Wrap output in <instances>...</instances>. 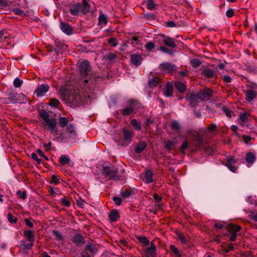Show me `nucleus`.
Returning a JSON list of instances; mask_svg holds the SVG:
<instances>
[{
  "label": "nucleus",
  "instance_id": "ea45409f",
  "mask_svg": "<svg viewBox=\"0 0 257 257\" xmlns=\"http://www.w3.org/2000/svg\"><path fill=\"white\" fill-rule=\"evenodd\" d=\"M70 159L65 155H62L60 158V163L61 165H64L69 163Z\"/></svg>",
  "mask_w": 257,
  "mask_h": 257
},
{
  "label": "nucleus",
  "instance_id": "ddd939ff",
  "mask_svg": "<svg viewBox=\"0 0 257 257\" xmlns=\"http://www.w3.org/2000/svg\"><path fill=\"white\" fill-rule=\"evenodd\" d=\"M49 88V85L42 84L38 86V88L35 91V93L38 97L42 96L44 95V93L48 91Z\"/></svg>",
  "mask_w": 257,
  "mask_h": 257
},
{
  "label": "nucleus",
  "instance_id": "7c9ffc66",
  "mask_svg": "<svg viewBox=\"0 0 257 257\" xmlns=\"http://www.w3.org/2000/svg\"><path fill=\"white\" fill-rule=\"evenodd\" d=\"M246 161L249 164H253L255 160V156L252 153H247L245 155Z\"/></svg>",
  "mask_w": 257,
  "mask_h": 257
},
{
  "label": "nucleus",
  "instance_id": "3c124183",
  "mask_svg": "<svg viewBox=\"0 0 257 257\" xmlns=\"http://www.w3.org/2000/svg\"><path fill=\"white\" fill-rule=\"evenodd\" d=\"M147 7L150 10H153L155 9V4L153 0H148L147 3Z\"/></svg>",
  "mask_w": 257,
  "mask_h": 257
},
{
  "label": "nucleus",
  "instance_id": "338daca9",
  "mask_svg": "<svg viewBox=\"0 0 257 257\" xmlns=\"http://www.w3.org/2000/svg\"><path fill=\"white\" fill-rule=\"evenodd\" d=\"M21 245H23L24 248L26 249H30L34 245V242H30V243H26L25 242H23L21 243Z\"/></svg>",
  "mask_w": 257,
  "mask_h": 257
},
{
  "label": "nucleus",
  "instance_id": "e2e57ef3",
  "mask_svg": "<svg viewBox=\"0 0 257 257\" xmlns=\"http://www.w3.org/2000/svg\"><path fill=\"white\" fill-rule=\"evenodd\" d=\"M60 182L59 179L57 178V177L55 175H53L52 176V180L50 182L51 183L54 184L55 185L58 184Z\"/></svg>",
  "mask_w": 257,
  "mask_h": 257
},
{
  "label": "nucleus",
  "instance_id": "4d7b16f0",
  "mask_svg": "<svg viewBox=\"0 0 257 257\" xmlns=\"http://www.w3.org/2000/svg\"><path fill=\"white\" fill-rule=\"evenodd\" d=\"M178 238L180 240V241L182 243L186 244L187 242V240L186 238L184 236V235L183 234L179 233L178 235Z\"/></svg>",
  "mask_w": 257,
  "mask_h": 257
},
{
  "label": "nucleus",
  "instance_id": "393cba45",
  "mask_svg": "<svg viewBox=\"0 0 257 257\" xmlns=\"http://www.w3.org/2000/svg\"><path fill=\"white\" fill-rule=\"evenodd\" d=\"M147 147V144L145 142H140L136 145L135 151L136 153L139 154L144 150Z\"/></svg>",
  "mask_w": 257,
  "mask_h": 257
},
{
  "label": "nucleus",
  "instance_id": "b1692460",
  "mask_svg": "<svg viewBox=\"0 0 257 257\" xmlns=\"http://www.w3.org/2000/svg\"><path fill=\"white\" fill-rule=\"evenodd\" d=\"M173 92V85L170 82H168L166 83V89H165L164 94L166 97H170L172 95Z\"/></svg>",
  "mask_w": 257,
  "mask_h": 257
},
{
  "label": "nucleus",
  "instance_id": "4c0bfd02",
  "mask_svg": "<svg viewBox=\"0 0 257 257\" xmlns=\"http://www.w3.org/2000/svg\"><path fill=\"white\" fill-rule=\"evenodd\" d=\"M160 50L163 52L168 53L172 56L174 55L175 51L172 49L167 48L165 46H161L160 47Z\"/></svg>",
  "mask_w": 257,
  "mask_h": 257
},
{
  "label": "nucleus",
  "instance_id": "a878e982",
  "mask_svg": "<svg viewBox=\"0 0 257 257\" xmlns=\"http://www.w3.org/2000/svg\"><path fill=\"white\" fill-rule=\"evenodd\" d=\"M174 85L175 88L181 93L185 92L186 89V87L185 84L180 81H175Z\"/></svg>",
  "mask_w": 257,
  "mask_h": 257
},
{
  "label": "nucleus",
  "instance_id": "a18cd8bd",
  "mask_svg": "<svg viewBox=\"0 0 257 257\" xmlns=\"http://www.w3.org/2000/svg\"><path fill=\"white\" fill-rule=\"evenodd\" d=\"M154 122V120L151 119L150 118H147L144 122V127L147 130L149 129L150 125Z\"/></svg>",
  "mask_w": 257,
  "mask_h": 257
},
{
  "label": "nucleus",
  "instance_id": "c756f323",
  "mask_svg": "<svg viewBox=\"0 0 257 257\" xmlns=\"http://www.w3.org/2000/svg\"><path fill=\"white\" fill-rule=\"evenodd\" d=\"M153 171H152L150 170H148L145 172V178L146 180V182L148 183H150L153 182Z\"/></svg>",
  "mask_w": 257,
  "mask_h": 257
},
{
  "label": "nucleus",
  "instance_id": "473e14b6",
  "mask_svg": "<svg viewBox=\"0 0 257 257\" xmlns=\"http://www.w3.org/2000/svg\"><path fill=\"white\" fill-rule=\"evenodd\" d=\"M98 21L100 24L105 25L107 23L108 17L106 15L101 12L98 17Z\"/></svg>",
  "mask_w": 257,
  "mask_h": 257
},
{
  "label": "nucleus",
  "instance_id": "9d476101",
  "mask_svg": "<svg viewBox=\"0 0 257 257\" xmlns=\"http://www.w3.org/2000/svg\"><path fill=\"white\" fill-rule=\"evenodd\" d=\"M226 166L233 173H235L238 169L236 165V160L233 156H230L227 159Z\"/></svg>",
  "mask_w": 257,
  "mask_h": 257
},
{
  "label": "nucleus",
  "instance_id": "dca6fc26",
  "mask_svg": "<svg viewBox=\"0 0 257 257\" xmlns=\"http://www.w3.org/2000/svg\"><path fill=\"white\" fill-rule=\"evenodd\" d=\"M118 52L109 53L103 56V59L106 61L113 62L118 59Z\"/></svg>",
  "mask_w": 257,
  "mask_h": 257
},
{
  "label": "nucleus",
  "instance_id": "603ef678",
  "mask_svg": "<svg viewBox=\"0 0 257 257\" xmlns=\"http://www.w3.org/2000/svg\"><path fill=\"white\" fill-rule=\"evenodd\" d=\"M188 142L187 141L184 142L180 147V152L181 153L185 154V150L188 148Z\"/></svg>",
  "mask_w": 257,
  "mask_h": 257
},
{
  "label": "nucleus",
  "instance_id": "de8ad7c7",
  "mask_svg": "<svg viewBox=\"0 0 257 257\" xmlns=\"http://www.w3.org/2000/svg\"><path fill=\"white\" fill-rule=\"evenodd\" d=\"M60 104V101L55 98H51L50 100L49 104L51 106L57 107Z\"/></svg>",
  "mask_w": 257,
  "mask_h": 257
},
{
  "label": "nucleus",
  "instance_id": "8fccbe9b",
  "mask_svg": "<svg viewBox=\"0 0 257 257\" xmlns=\"http://www.w3.org/2000/svg\"><path fill=\"white\" fill-rule=\"evenodd\" d=\"M13 12L15 13L16 15L19 16H25L26 14L25 12L19 8H15L13 10Z\"/></svg>",
  "mask_w": 257,
  "mask_h": 257
},
{
  "label": "nucleus",
  "instance_id": "bf43d9fd",
  "mask_svg": "<svg viewBox=\"0 0 257 257\" xmlns=\"http://www.w3.org/2000/svg\"><path fill=\"white\" fill-rule=\"evenodd\" d=\"M234 12L233 9H229L226 11V16L228 18H231L234 16Z\"/></svg>",
  "mask_w": 257,
  "mask_h": 257
},
{
  "label": "nucleus",
  "instance_id": "7ed1b4c3",
  "mask_svg": "<svg viewBox=\"0 0 257 257\" xmlns=\"http://www.w3.org/2000/svg\"><path fill=\"white\" fill-rule=\"evenodd\" d=\"M101 174L109 180L118 181L121 176L118 173V169L114 166L103 167Z\"/></svg>",
  "mask_w": 257,
  "mask_h": 257
},
{
  "label": "nucleus",
  "instance_id": "c9c22d12",
  "mask_svg": "<svg viewBox=\"0 0 257 257\" xmlns=\"http://www.w3.org/2000/svg\"><path fill=\"white\" fill-rule=\"evenodd\" d=\"M68 123V119L65 117H60L59 118V124L60 126L63 128L67 125Z\"/></svg>",
  "mask_w": 257,
  "mask_h": 257
},
{
  "label": "nucleus",
  "instance_id": "20e7f679",
  "mask_svg": "<svg viewBox=\"0 0 257 257\" xmlns=\"http://www.w3.org/2000/svg\"><path fill=\"white\" fill-rule=\"evenodd\" d=\"M226 229L228 232L227 235L229 236V240L234 241L237 237V232L241 229V227L237 224L229 223L226 226Z\"/></svg>",
  "mask_w": 257,
  "mask_h": 257
},
{
  "label": "nucleus",
  "instance_id": "9b49d317",
  "mask_svg": "<svg viewBox=\"0 0 257 257\" xmlns=\"http://www.w3.org/2000/svg\"><path fill=\"white\" fill-rule=\"evenodd\" d=\"M122 134L124 144L125 145H128L132 141L133 137V131H131L126 128H123Z\"/></svg>",
  "mask_w": 257,
  "mask_h": 257
},
{
  "label": "nucleus",
  "instance_id": "423d86ee",
  "mask_svg": "<svg viewBox=\"0 0 257 257\" xmlns=\"http://www.w3.org/2000/svg\"><path fill=\"white\" fill-rule=\"evenodd\" d=\"M39 116L44 120L46 124L49 127L54 126L57 124V120L55 118H50L49 113L44 109L39 112Z\"/></svg>",
  "mask_w": 257,
  "mask_h": 257
},
{
  "label": "nucleus",
  "instance_id": "2eb2a0df",
  "mask_svg": "<svg viewBox=\"0 0 257 257\" xmlns=\"http://www.w3.org/2000/svg\"><path fill=\"white\" fill-rule=\"evenodd\" d=\"M205 143V141L203 140L202 137L200 135H198L195 137L194 141V145L196 150L200 149L202 148Z\"/></svg>",
  "mask_w": 257,
  "mask_h": 257
},
{
  "label": "nucleus",
  "instance_id": "774afa93",
  "mask_svg": "<svg viewBox=\"0 0 257 257\" xmlns=\"http://www.w3.org/2000/svg\"><path fill=\"white\" fill-rule=\"evenodd\" d=\"M242 138L245 144L248 143L251 140V137L249 136L243 135Z\"/></svg>",
  "mask_w": 257,
  "mask_h": 257
},
{
  "label": "nucleus",
  "instance_id": "39448f33",
  "mask_svg": "<svg viewBox=\"0 0 257 257\" xmlns=\"http://www.w3.org/2000/svg\"><path fill=\"white\" fill-rule=\"evenodd\" d=\"M185 99L191 107H196L201 101L198 93L192 91L187 93Z\"/></svg>",
  "mask_w": 257,
  "mask_h": 257
},
{
  "label": "nucleus",
  "instance_id": "49530a36",
  "mask_svg": "<svg viewBox=\"0 0 257 257\" xmlns=\"http://www.w3.org/2000/svg\"><path fill=\"white\" fill-rule=\"evenodd\" d=\"M8 219L11 223L16 224L17 222L18 218L13 216L11 213L8 214Z\"/></svg>",
  "mask_w": 257,
  "mask_h": 257
},
{
  "label": "nucleus",
  "instance_id": "72a5a7b5",
  "mask_svg": "<svg viewBox=\"0 0 257 257\" xmlns=\"http://www.w3.org/2000/svg\"><path fill=\"white\" fill-rule=\"evenodd\" d=\"M202 73L207 77L208 78H212L214 75V71L211 69V68H207L204 69Z\"/></svg>",
  "mask_w": 257,
  "mask_h": 257
},
{
  "label": "nucleus",
  "instance_id": "4468645a",
  "mask_svg": "<svg viewBox=\"0 0 257 257\" xmlns=\"http://www.w3.org/2000/svg\"><path fill=\"white\" fill-rule=\"evenodd\" d=\"M21 96H23L21 94L15 91H11L9 93L8 98L12 103H16L19 102Z\"/></svg>",
  "mask_w": 257,
  "mask_h": 257
},
{
  "label": "nucleus",
  "instance_id": "c85d7f7f",
  "mask_svg": "<svg viewBox=\"0 0 257 257\" xmlns=\"http://www.w3.org/2000/svg\"><path fill=\"white\" fill-rule=\"evenodd\" d=\"M250 113L247 112L241 113L239 115V119L241 124H244L248 121Z\"/></svg>",
  "mask_w": 257,
  "mask_h": 257
},
{
  "label": "nucleus",
  "instance_id": "0eeeda50",
  "mask_svg": "<svg viewBox=\"0 0 257 257\" xmlns=\"http://www.w3.org/2000/svg\"><path fill=\"white\" fill-rule=\"evenodd\" d=\"M201 101L208 100L211 97L213 92L212 90L209 88H205L201 89L197 93Z\"/></svg>",
  "mask_w": 257,
  "mask_h": 257
},
{
  "label": "nucleus",
  "instance_id": "5701e85b",
  "mask_svg": "<svg viewBox=\"0 0 257 257\" xmlns=\"http://www.w3.org/2000/svg\"><path fill=\"white\" fill-rule=\"evenodd\" d=\"M163 42H164L165 45L169 47L172 48H175L176 47L175 40L174 39H172L170 37L164 36V39L163 40Z\"/></svg>",
  "mask_w": 257,
  "mask_h": 257
},
{
  "label": "nucleus",
  "instance_id": "6ab92c4d",
  "mask_svg": "<svg viewBox=\"0 0 257 257\" xmlns=\"http://www.w3.org/2000/svg\"><path fill=\"white\" fill-rule=\"evenodd\" d=\"M73 242L76 245H83L85 243L84 238L80 234H75L73 238Z\"/></svg>",
  "mask_w": 257,
  "mask_h": 257
},
{
  "label": "nucleus",
  "instance_id": "a211bd4d",
  "mask_svg": "<svg viewBox=\"0 0 257 257\" xmlns=\"http://www.w3.org/2000/svg\"><path fill=\"white\" fill-rule=\"evenodd\" d=\"M133 100H130L131 106L127 107L124 109L120 110V113L123 116H128L131 115L134 111L135 109L133 106Z\"/></svg>",
  "mask_w": 257,
  "mask_h": 257
},
{
  "label": "nucleus",
  "instance_id": "37998d69",
  "mask_svg": "<svg viewBox=\"0 0 257 257\" xmlns=\"http://www.w3.org/2000/svg\"><path fill=\"white\" fill-rule=\"evenodd\" d=\"M171 128L174 131L179 132L180 129V125L177 121H173L171 124Z\"/></svg>",
  "mask_w": 257,
  "mask_h": 257
},
{
  "label": "nucleus",
  "instance_id": "bb28decb",
  "mask_svg": "<svg viewBox=\"0 0 257 257\" xmlns=\"http://www.w3.org/2000/svg\"><path fill=\"white\" fill-rule=\"evenodd\" d=\"M245 96L246 100L247 101L250 102L255 98V92L254 90L251 89H247L246 91Z\"/></svg>",
  "mask_w": 257,
  "mask_h": 257
},
{
  "label": "nucleus",
  "instance_id": "4be33fe9",
  "mask_svg": "<svg viewBox=\"0 0 257 257\" xmlns=\"http://www.w3.org/2000/svg\"><path fill=\"white\" fill-rule=\"evenodd\" d=\"M23 233L25 237L28 239V240L30 242H34L35 240V235L32 230L29 229L25 230Z\"/></svg>",
  "mask_w": 257,
  "mask_h": 257
},
{
  "label": "nucleus",
  "instance_id": "a19ab883",
  "mask_svg": "<svg viewBox=\"0 0 257 257\" xmlns=\"http://www.w3.org/2000/svg\"><path fill=\"white\" fill-rule=\"evenodd\" d=\"M170 250L176 255L177 257H181L182 254L179 252L178 248L174 245H170Z\"/></svg>",
  "mask_w": 257,
  "mask_h": 257
},
{
  "label": "nucleus",
  "instance_id": "f8f14e48",
  "mask_svg": "<svg viewBox=\"0 0 257 257\" xmlns=\"http://www.w3.org/2000/svg\"><path fill=\"white\" fill-rule=\"evenodd\" d=\"M150 247L146 248L145 251V257H156L157 256L156 247L153 242H151Z\"/></svg>",
  "mask_w": 257,
  "mask_h": 257
},
{
  "label": "nucleus",
  "instance_id": "f257e3e1",
  "mask_svg": "<svg viewBox=\"0 0 257 257\" xmlns=\"http://www.w3.org/2000/svg\"><path fill=\"white\" fill-rule=\"evenodd\" d=\"M61 98L65 100L68 104L72 106H78L81 103H90L92 99L93 95L88 93L86 90L79 89L70 90L66 86H61L59 90Z\"/></svg>",
  "mask_w": 257,
  "mask_h": 257
},
{
  "label": "nucleus",
  "instance_id": "0e129e2a",
  "mask_svg": "<svg viewBox=\"0 0 257 257\" xmlns=\"http://www.w3.org/2000/svg\"><path fill=\"white\" fill-rule=\"evenodd\" d=\"M145 47L147 50L151 51L155 47V45L152 42H148L146 44Z\"/></svg>",
  "mask_w": 257,
  "mask_h": 257
},
{
  "label": "nucleus",
  "instance_id": "f3484780",
  "mask_svg": "<svg viewBox=\"0 0 257 257\" xmlns=\"http://www.w3.org/2000/svg\"><path fill=\"white\" fill-rule=\"evenodd\" d=\"M60 27L62 31L67 35H71L73 33V28L68 24L61 22Z\"/></svg>",
  "mask_w": 257,
  "mask_h": 257
},
{
  "label": "nucleus",
  "instance_id": "79ce46f5",
  "mask_svg": "<svg viewBox=\"0 0 257 257\" xmlns=\"http://www.w3.org/2000/svg\"><path fill=\"white\" fill-rule=\"evenodd\" d=\"M66 132L68 133H70L72 136L76 135L74 126L72 124H70L67 125L66 128Z\"/></svg>",
  "mask_w": 257,
  "mask_h": 257
},
{
  "label": "nucleus",
  "instance_id": "09e8293b",
  "mask_svg": "<svg viewBox=\"0 0 257 257\" xmlns=\"http://www.w3.org/2000/svg\"><path fill=\"white\" fill-rule=\"evenodd\" d=\"M175 147V143L173 142L169 141L165 143V148L168 150H171Z\"/></svg>",
  "mask_w": 257,
  "mask_h": 257
},
{
  "label": "nucleus",
  "instance_id": "13d9d810",
  "mask_svg": "<svg viewBox=\"0 0 257 257\" xmlns=\"http://www.w3.org/2000/svg\"><path fill=\"white\" fill-rule=\"evenodd\" d=\"M53 234L56 236V238L59 240H62L63 236L62 234L57 230H53Z\"/></svg>",
  "mask_w": 257,
  "mask_h": 257
},
{
  "label": "nucleus",
  "instance_id": "5fc2aeb1",
  "mask_svg": "<svg viewBox=\"0 0 257 257\" xmlns=\"http://www.w3.org/2000/svg\"><path fill=\"white\" fill-rule=\"evenodd\" d=\"M108 43L113 47H115L117 45L116 39L114 37H111L109 39H108Z\"/></svg>",
  "mask_w": 257,
  "mask_h": 257
},
{
  "label": "nucleus",
  "instance_id": "aec40b11",
  "mask_svg": "<svg viewBox=\"0 0 257 257\" xmlns=\"http://www.w3.org/2000/svg\"><path fill=\"white\" fill-rule=\"evenodd\" d=\"M131 57V62L132 64L135 65L136 66H137L141 64L142 61V57L140 55L137 54H132Z\"/></svg>",
  "mask_w": 257,
  "mask_h": 257
},
{
  "label": "nucleus",
  "instance_id": "052dcab7",
  "mask_svg": "<svg viewBox=\"0 0 257 257\" xmlns=\"http://www.w3.org/2000/svg\"><path fill=\"white\" fill-rule=\"evenodd\" d=\"M113 201L116 205L118 206L121 204L122 200L120 197L115 196L113 197Z\"/></svg>",
  "mask_w": 257,
  "mask_h": 257
},
{
  "label": "nucleus",
  "instance_id": "6e6d98bb",
  "mask_svg": "<svg viewBox=\"0 0 257 257\" xmlns=\"http://www.w3.org/2000/svg\"><path fill=\"white\" fill-rule=\"evenodd\" d=\"M31 157L37 162L38 164H40L41 163V160L38 157L37 155L35 153H32Z\"/></svg>",
  "mask_w": 257,
  "mask_h": 257
},
{
  "label": "nucleus",
  "instance_id": "f704fd0d",
  "mask_svg": "<svg viewBox=\"0 0 257 257\" xmlns=\"http://www.w3.org/2000/svg\"><path fill=\"white\" fill-rule=\"evenodd\" d=\"M120 194L122 197L124 198H127L132 195L134 194L135 192L131 189H126L124 191H121Z\"/></svg>",
  "mask_w": 257,
  "mask_h": 257
},
{
  "label": "nucleus",
  "instance_id": "c03bdc74",
  "mask_svg": "<svg viewBox=\"0 0 257 257\" xmlns=\"http://www.w3.org/2000/svg\"><path fill=\"white\" fill-rule=\"evenodd\" d=\"M138 239L141 242L145 245H148L149 244V240L145 236H139L138 237Z\"/></svg>",
  "mask_w": 257,
  "mask_h": 257
},
{
  "label": "nucleus",
  "instance_id": "864d4df0",
  "mask_svg": "<svg viewBox=\"0 0 257 257\" xmlns=\"http://www.w3.org/2000/svg\"><path fill=\"white\" fill-rule=\"evenodd\" d=\"M23 81L18 78L15 79L14 81V85L15 87H20L23 84Z\"/></svg>",
  "mask_w": 257,
  "mask_h": 257
},
{
  "label": "nucleus",
  "instance_id": "cd10ccee",
  "mask_svg": "<svg viewBox=\"0 0 257 257\" xmlns=\"http://www.w3.org/2000/svg\"><path fill=\"white\" fill-rule=\"evenodd\" d=\"M85 249L88 250L91 253H96L98 251V248L96 244L89 243H87L85 246Z\"/></svg>",
  "mask_w": 257,
  "mask_h": 257
},
{
  "label": "nucleus",
  "instance_id": "58836bf2",
  "mask_svg": "<svg viewBox=\"0 0 257 257\" xmlns=\"http://www.w3.org/2000/svg\"><path fill=\"white\" fill-rule=\"evenodd\" d=\"M201 64V62L199 59H193L190 60V64L194 68L199 67Z\"/></svg>",
  "mask_w": 257,
  "mask_h": 257
},
{
  "label": "nucleus",
  "instance_id": "1a4fd4ad",
  "mask_svg": "<svg viewBox=\"0 0 257 257\" xmlns=\"http://www.w3.org/2000/svg\"><path fill=\"white\" fill-rule=\"evenodd\" d=\"M79 68L80 73L83 77L87 76L91 70V67L88 61H84L81 62Z\"/></svg>",
  "mask_w": 257,
  "mask_h": 257
},
{
  "label": "nucleus",
  "instance_id": "680f3d73",
  "mask_svg": "<svg viewBox=\"0 0 257 257\" xmlns=\"http://www.w3.org/2000/svg\"><path fill=\"white\" fill-rule=\"evenodd\" d=\"M61 204L66 207H69L70 206V202L65 198H62L61 199Z\"/></svg>",
  "mask_w": 257,
  "mask_h": 257
},
{
  "label": "nucleus",
  "instance_id": "69168bd1",
  "mask_svg": "<svg viewBox=\"0 0 257 257\" xmlns=\"http://www.w3.org/2000/svg\"><path fill=\"white\" fill-rule=\"evenodd\" d=\"M17 195L20 194L19 197H20V198H21L22 199L24 200L26 198V191H23L22 193H21V191L19 190L17 192Z\"/></svg>",
  "mask_w": 257,
  "mask_h": 257
},
{
  "label": "nucleus",
  "instance_id": "6e6552de",
  "mask_svg": "<svg viewBox=\"0 0 257 257\" xmlns=\"http://www.w3.org/2000/svg\"><path fill=\"white\" fill-rule=\"evenodd\" d=\"M159 68L162 72H165L167 73H173L176 70L177 67L173 64L164 62L160 65Z\"/></svg>",
  "mask_w": 257,
  "mask_h": 257
},
{
  "label": "nucleus",
  "instance_id": "f03ea898",
  "mask_svg": "<svg viewBox=\"0 0 257 257\" xmlns=\"http://www.w3.org/2000/svg\"><path fill=\"white\" fill-rule=\"evenodd\" d=\"M90 8V5L86 0H83L82 4H74L70 9V13L73 16L78 15L79 12L84 15L89 12Z\"/></svg>",
  "mask_w": 257,
  "mask_h": 257
},
{
  "label": "nucleus",
  "instance_id": "e433bc0d",
  "mask_svg": "<svg viewBox=\"0 0 257 257\" xmlns=\"http://www.w3.org/2000/svg\"><path fill=\"white\" fill-rule=\"evenodd\" d=\"M160 81V79L158 77H155L150 80L149 85L151 87H156Z\"/></svg>",
  "mask_w": 257,
  "mask_h": 257
},
{
  "label": "nucleus",
  "instance_id": "2f4dec72",
  "mask_svg": "<svg viewBox=\"0 0 257 257\" xmlns=\"http://www.w3.org/2000/svg\"><path fill=\"white\" fill-rule=\"evenodd\" d=\"M131 124L135 130L140 131L142 129L141 123L138 121L136 119H132L131 121Z\"/></svg>",
  "mask_w": 257,
  "mask_h": 257
},
{
  "label": "nucleus",
  "instance_id": "412c9836",
  "mask_svg": "<svg viewBox=\"0 0 257 257\" xmlns=\"http://www.w3.org/2000/svg\"><path fill=\"white\" fill-rule=\"evenodd\" d=\"M120 217L118 211L117 210H112L109 214V219L111 222L117 221Z\"/></svg>",
  "mask_w": 257,
  "mask_h": 257
}]
</instances>
